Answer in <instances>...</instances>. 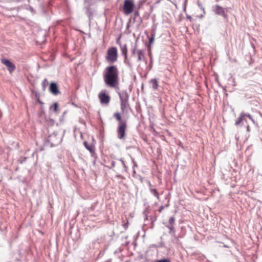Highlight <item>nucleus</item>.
Wrapping results in <instances>:
<instances>
[{
    "label": "nucleus",
    "instance_id": "nucleus-21",
    "mask_svg": "<svg viewBox=\"0 0 262 262\" xmlns=\"http://www.w3.org/2000/svg\"><path fill=\"white\" fill-rule=\"evenodd\" d=\"M166 227L169 229V233H170L174 231V226L171 225H167Z\"/></svg>",
    "mask_w": 262,
    "mask_h": 262
},
{
    "label": "nucleus",
    "instance_id": "nucleus-1",
    "mask_svg": "<svg viewBox=\"0 0 262 262\" xmlns=\"http://www.w3.org/2000/svg\"><path fill=\"white\" fill-rule=\"evenodd\" d=\"M118 75L119 72L116 67H107L103 73L105 84L110 88H115L118 84Z\"/></svg>",
    "mask_w": 262,
    "mask_h": 262
},
{
    "label": "nucleus",
    "instance_id": "nucleus-10",
    "mask_svg": "<svg viewBox=\"0 0 262 262\" xmlns=\"http://www.w3.org/2000/svg\"><path fill=\"white\" fill-rule=\"evenodd\" d=\"M50 92L54 95H57L59 93L57 85L55 83H51L50 86Z\"/></svg>",
    "mask_w": 262,
    "mask_h": 262
},
{
    "label": "nucleus",
    "instance_id": "nucleus-32",
    "mask_svg": "<svg viewBox=\"0 0 262 262\" xmlns=\"http://www.w3.org/2000/svg\"><path fill=\"white\" fill-rule=\"evenodd\" d=\"M216 2H219V0H215Z\"/></svg>",
    "mask_w": 262,
    "mask_h": 262
},
{
    "label": "nucleus",
    "instance_id": "nucleus-2",
    "mask_svg": "<svg viewBox=\"0 0 262 262\" xmlns=\"http://www.w3.org/2000/svg\"><path fill=\"white\" fill-rule=\"evenodd\" d=\"M118 57V50L116 47L109 48L107 51L105 59L109 63H113L117 60Z\"/></svg>",
    "mask_w": 262,
    "mask_h": 262
},
{
    "label": "nucleus",
    "instance_id": "nucleus-28",
    "mask_svg": "<svg viewBox=\"0 0 262 262\" xmlns=\"http://www.w3.org/2000/svg\"><path fill=\"white\" fill-rule=\"evenodd\" d=\"M47 82V79H44V80L42 81V84L44 85Z\"/></svg>",
    "mask_w": 262,
    "mask_h": 262
},
{
    "label": "nucleus",
    "instance_id": "nucleus-13",
    "mask_svg": "<svg viewBox=\"0 0 262 262\" xmlns=\"http://www.w3.org/2000/svg\"><path fill=\"white\" fill-rule=\"evenodd\" d=\"M150 83L152 85L154 90H157L159 86L158 82L156 79H152L150 81Z\"/></svg>",
    "mask_w": 262,
    "mask_h": 262
},
{
    "label": "nucleus",
    "instance_id": "nucleus-7",
    "mask_svg": "<svg viewBox=\"0 0 262 262\" xmlns=\"http://www.w3.org/2000/svg\"><path fill=\"white\" fill-rule=\"evenodd\" d=\"M214 11L216 14L222 16L225 18H227L228 15L226 13L227 10L219 5H215L214 7Z\"/></svg>",
    "mask_w": 262,
    "mask_h": 262
},
{
    "label": "nucleus",
    "instance_id": "nucleus-3",
    "mask_svg": "<svg viewBox=\"0 0 262 262\" xmlns=\"http://www.w3.org/2000/svg\"><path fill=\"white\" fill-rule=\"evenodd\" d=\"M135 7L134 0H124L123 6V12L126 15L131 14Z\"/></svg>",
    "mask_w": 262,
    "mask_h": 262
},
{
    "label": "nucleus",
    "instance_id": "nucleus-8",
    "mask_svg": "<svg viewBox=\"0 0 262 262\" xmlns=\"http://www.w3.org/2000/svg\"><path fill=\"white\" fill-rule=\"evenodd\" d=\"M117 44H118L120 46V50L122 54L124 56V62L126 64H128L127 62V47L126 44H121L119 41V39H118L117 41Z\"/></svg>",
    "mask_w": 262,
    "mask_h": 262
},
{
    "label": "nucleus",
    "instance_id": "nucleus-18",
    "mask_svg": "<svg viewBox=\"0 0 262 262\" xmlns=\"http://www.w3.org/2000/svg\"><path fill=\"white\" fill-rule=\"evenodd\" d=\"M58 104L57 102H55L53 104V105L51 107V108L55 112H57L58 111Z\"/></svg>",
    "mask_w": 262,
    "mask_h": 262
},
{
    "label": "nucleus",
    "instance_id": "nucleus-15",
    "mask_svg": "<svg viewBox=\"0 0 262 262\" xmlns=\"http://www.w3.org/2000/svg\"><path fill=\"white\" fill-rule=\"evenodd\" d=\"M84 145L85 147L89 150L91 153L94 152V147L92 145H89L87 142L85 141L84 142Z\"/></svg>",
    "mask_w": 262,
    "mask_h": 262
},
{
    "label": "nucleus",
    "instance_id": "nucleus-20",
    "mask_svg": "<svg viewBox=\"0 0 262 262\" xmlns=\"http://www.w3.org/2000/svg\"><path fill=\"white\" fill-rule=\"evenodd\" d=\"M155 33L152 34L151 37L149 38V44H151L153 43L154 41L155 40Z\"/></svg>",
    "mask_w": 262,
    "mask_h": 262
},
{
    "label": "nucleus",
    "instance_id": "nucleus-25",
    "mask_svg": "<svg viewBox=\"0 0 262 262\" xmlns=\"http://www.w3.org/2000/svg\"><path fill=\"white\" fill-rule=\"evenodd\" d=\"M164 206H161L160 207L159 209V212H161L162 211V210L164 209Z\"/></svg>",
    "mask_w": 262,
    "mask_h": 262
},
{
    "label": "nucleus",
    "instance_id": "nucleus-9",
    "mask_svg": "<svg viewBox=\"0 0 262 262\" xmlns=\"http://www.w3.org/2000/svg\"><path fill=\"white\" fill-rule=\"evenodd\" d=\"M56 136V134H52L50 136V141L53 142V144H54V145H57L60 143L61 142V137H59L55 139Z\"/></svg>",
    "mask_w": 262,
    "mask_h": 262
},
{
    "label": "nucleus",
    "instance_id": "nucleus-17",
    "mask_svg": "<svg viewBox=\"0 0 262 262\" xmlns=\"http://www.w3.org/2000/svg\"><path fill=\"white\" fill-rule=\"evenodd\" d=\"M114 117L116 119V120L118 121H119L120 122L121 121H122L121 120V115L119 113H115L114 114Z\"/></svg>",
    "mask_w": 262,
    "mask_h": 262
},
{
    "label": "nucleus",
    "instance_id": "nucleus-12",
    "mask_svg": "<svg viewBox=\"0 0 262 262\" xmlns=\"http://www.w3.org/2000/svg\"><path fill=\"white\" fill-rule=\"evenodd\" d=\"M148 185H149V190H150V192L155 196L157 198V199L159 200V193L157 190L155 188H154L151 185V184H150V183L149 182H148Z\"/></svg>",
    "mask_w": 262,
    "mask_h": 262
},
{
    "label": "nucleus",
    "instance_id": "nucleus-16",
    "mask_svg": "<svg viewBox=\"0 0 262 262\" xmlns=\"http://www.w3.org/2000/svg\"><path fill=\"white\" fill-rule=\"evenodd\" d=\"M1 62L5 66H13L9 60L6 58H2Z\"/></svg>",
    "mask_w": 262,
    "mask_h": 262
},
{
    "label": "nucleus",
    "instance_id": "nucleus-4",
    "mask_svg": "<svg viewBox=\"0 0 262 262\" xmlns=\"http://www.w3.org/2000/svg\"><path fill=\"white\" fill-rule=\"evenodd\" d=\"M119 95L121 100V108L124 112L129 107L128 95L126 92H122L119 93Z\"/></svg>",
    "mask_w": 262,
    "mask_h": 262
},
{
    "label": "nucleus",
    "instance_id": "nucleus-27",
    "mask_svg": "<svg viewBox=\"0 0 262 262\" xmlns=\"http://www.w3.org/2000/svg\"><path fill=\"white\" fill-rule=\"evenodd\" d=\"M135 53H136V48L132 50V54H133V55L135 54Z\"/></svg>",
    "mask_w": 262,
    "mask_h": 262
},
{
    "label": "nucleus",
    "instance_id": "nucleus-22",
    "mask_svg": "<svg viewBox=\"0 0 262 262\" xmlns=\"http://www.w3.org/2000/svg\"><path fill=\"white\" fill-rule=\"evenodd\" d=\"M8 67V70L10 73H12L15 67Z\"/></svg>",
    "mask_w": 262,
    "mask_h": 262
},
{
    "label": "nucleus",
    "instance_id": "nucleus-30",
    "mask_svg": "<svg viewBox=\"0 0 262 262\" xmlns=\"http://www.w3.org/2000/svg\"><path fill=\"white\" fill-rule=\"evenodd\" d=\"M112 166H115L114 162H112Z\"/></svg>",
    "mask_w": 262,
    "mask_h": 262
},
{
    "label": "nucleus",
    "instance_id": "nucleus-29",
    "mask_svg": "<svg viewBox=\"0 0 262 262\" xmlns=\"http://www.w3.org/2000/svg\"><path fill=\"white\" fill-rule=\"evenodd\" d=\"M127 227V225H124V228H126Z\"/></svg>",
    "mask_w": 262,
    "mask_h": 262
},
{
    "label": "nucleus",
    "instance_id": "nucleus-14",
    "mask_svg": "<svg viewBox=\"0 0 262 262\" xmlns=\"http://www.w3.org/2000/svg\"><path fill=\"white\" fill-rule=\"evenodd\" d=\"M137 54L138 55V60L141 61L144 58V53L142 50H138L137 51Z\"/></svg>",
    "mask_w": 262,
    "mask_h": 262
},
{
    "label": "nucleus",
    "instance_id": "nucleus-31",
    "mask_svg": "<svg viewBox=\"0 0 262 262\" xmlns=\"http://www.w3.org/2000/svg\"><path fill=\"white\" fill-rule=\"evenodd\" d=\"M247 129L248 130L249 129V126L248 125L247 126Z\"/></svg>",
    "mask_w": 262,
    "mask_h": 262
},
{
    "label": "nucleus",
    "instance_id": "nucleus-24",
    "mask_svg": "<svg viewBox=\"0 0 262 262\" xmlns=\"http://www.w3.org/2000/svg\"><path fill=\"white\" fill-rule=\"evenodd\" d=\"M156 262H170V260L168 259H163L158 260Z\"/></svg>",
    "mask_w": 262,
    "mask_h": 262
},
{
    "label": "nucleus",
    "instance_id": "nucleus-6",
    "mask_svg": "<svg viewBox=\"0 0 262 262\" xmlns=\"http://www.w3.org/2000/svg\"><path fill=\"white\" fill-rule=\"evenodd\" d=\"M98 98L102 104L107 105L110 102L111 97L106 93L105 90H102L99 93Z\"/></svg>",
    "mask_w": 262,
    "mask_h": 262
},
{
    "label": "nucleus",
    "instance_id": "nucleus-23",
    "mask_svg": "<svg viewBox=\"0 0 262 262\" xmlns=\"http://www.w3.org/2000/svg\"><path fill=\"white\" fill-rule=\"evenodd\" d=\"M246 117H248L253 123H254V120L251 115L249 114H246Z\"/></svg>",
    "mask_w": 262,
    "mask_h": 262
},
{
    "label": "nucleus",
    "instance_id": "nucleus-19",
    "mask_svg": "<svg viewBox=\"0 0 262 262\" xmlns=\"http://www.w3.org/2000/svg\"><path fill=\"white\" fill-rule=\"evenodd\" d=\"M175 217L174 216H171L169 220V225H172V226H174V223H175Z\"/></svg>",
    "mask_w": 262,
    "mask_h": 262
},
{
    "label": "nucleus",
    "instance_id": "nucleus-5",
    "mask_svg": "<svg viewBox=\"0 0 262 262\" xmlns=\"http://www.w3.org/2000/svg\"><path fill=\"white\" fill-rule=\"evenodd\" d=\"M126 124L125 121H121L117 128V136L120 139H124Z\"/></svg>",
    "mask_w": 262,
    "mask_h": 262
},
{
    "label": "nucleus",
    "instance_id": "nucleus-26",
    "mask_svg": "<svg viewBox=\"0 0 262 262\" xmlns=\"http://www.w3.org/2000/svg\"><path fill=\"white\" fill-rule=\"evenodd\" d=\"M120 161L121 162L122 164V165L123 166V167H124V168H126V166H125V163H124V162L123 160H122V159H121V160H120Z\"/></svg>",
    "mask_w": 262,
    "mask_h": 262
},
{
    "label": "nucleus",
    "instance_id": "nucleus-11",
    "mask_svg": "<svg viewBox=\"0 0 262 262\" xmlns=\"http://www.w3.org/2000/svg\"><path fill=\"white\" fill-rule=\"evenodd\" d=\"M246 113L242 112L241 113L239 117L237 118V120L235 121V125H239L243 121H247L245 119Z\"/></svg>",
    "mask_w": 262,
    "mask_h": 262
}]
</instances>
